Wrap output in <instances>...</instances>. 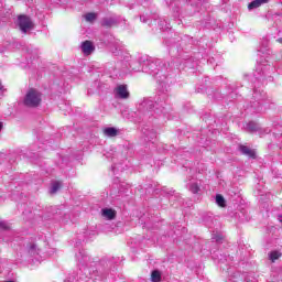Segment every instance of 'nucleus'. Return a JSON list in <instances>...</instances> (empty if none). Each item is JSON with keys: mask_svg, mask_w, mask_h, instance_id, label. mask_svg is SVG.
<instances>
[{"mask_svg": "<svg viewBox=\"0 0 282 282\" xmlns=\"http://www.w3.org/2000/svg\"><path fill=\"white\" fill-rule=\"evenodd\" d=\"M0 91H3V86L0 84Z\"/></svg>", "mask_w": 282, "mask_h": 282, "instance_id": "34", "label": "nucleus"}, {"mask_svg": "<svg viewBox=\"0 0 282 282\" xmlns=\"http://www.w3.org/2000/svg\"><path fill=\"white\" fill-rule=\"evenodd\" d=\"M151 281L152 282H160L162 281V273L159 270H154L151 273Z\"/></svg>", "mask_w": 282, "mask_h": 282, "instance_id": "21", "label": "nucleus"}, {"mask_svg": "<svg viewBox=\"0 0 282 282\" xmlns=\"http://www.w3.org/2000/svg\"><path fill=\"white\" fill-rule=\"evenodd\" d=\"M76 259L78 263L85 268L89 267V261H91V258L88 257L87 252L85 249H80L78 253H76Z\"/></svg>", "mask_w": 282, "mask_h": 282, "instance_id": "10", "label": "nucleus"}, {"mask_svg": "<svg viewBox=\"0 0 282 282\" xmlns=\"http://www.w3.org/2000/svg\"><path fill=\"white\" fill-rule=\"evenodd\" d=\"M111 169H112V172L116 173V170L120 169V166H118V164H115V165L111 166Z\"/></svg>", "mask_w": 282, "mask_h": 282, "instance_id": "31", "label": "nucleus"}, {"mask_svg": "<svg viewBox=\"0 0 282 282\" xmlns=\"http://www.w3.org/2000/svg\"><path fill=\"white\" fill-rule=\"evenodd\" d=\"M140 21H141V23H147V17L141 15V17H140Z\"/></svg>", "mask_w": 282, "mask_h": 282, "instance_id": "30", "label": "nucleus"}, {"mask_svg": "<svg viewBox=\"0 0 282 282\" xmlns=\"http://www.w3.org/2000/svg\"><path fill=\"white\" fill-rule=\"evenodd\" d=\"M187 188L191 193H193L194 195H197V193H199L202 191V188L199 187V183L197 182H191L187 184Z\"/></svg>", "mask_w": 282, "mask_h": 282, "instance_id": "16", "label": "nucleus"}, {"mask_svg": "<svg viewBox=\"0 0 282 282\" xmlns=\"http://www.w3.org/2000/svg\"><path fill=\"white\" fill-rule=\"evenodd\" d=\"M164 193H166V195H170V202H175V199H180V196L175 194V191L167 192L166 189H164Z\"/></svg>", "mask_w": 282, "mask_h": 282, "instance_id": "24", "label": "nucleus"}, {"mask_svg": "<svg viewBox=\"0 0 282 282\" xmlns=\"http://www.w3.org/2000/svg\"><path fill=\"white\" fill-rule=\"evenodd\" d=\"M262 72V74L260 73ZM256 80H261L263 78V76H265V73L263 72V65H259L257 67L256 73L253 74Z\"/></svg>", "mask_w": 282, "mask_h": 282, "instance_id": "20", "label": "nucleus"}, {"mask_svg": "<svg viewBox=\"0 0 282 282\" xmlns=\"http://www.w3.org/2000/svg\"><path fill=\"white\" fill-rule=\"evenodd\" d=\"M23 104L25 107L36 108L41 105V94L39 90L31 88L26 91Z\"/></svg>", "mask_w": 282, "mask_h": 282, "instance_id": "4", "label": "nucleus"}, {"mask_svg": "<svg viewBox=\"0 0 282 282\" xmlns=\"http://www.w3.org/2000/svg\"><path fill=\"white\" fill-rule=\"evenodd\" d=\"M278 43L282 44V37L278 39Z\"/></svg>", "mask_w": 282, "mask_h": 282, "instance_id": "33", "label": "nucleus"}, {"mask_svg": "<svg viewBox=\"0 0 282 282\" xmlns=\"http://www.w3.org/2000/svg\"><path fill=\"white\" fill-rule=\"evenodd\" d=\"M104 135H107L108 138H116V135H118V129L113 127L105 128Z\"/></svg>", "mask_w": 282, "mask_h": 282, "instance_id": "18", "label": "nucleus"}, {"mask_svg": "<svg viewBox=\"0 0 282 282\" xmlns=\"http://www.w3.org/2000/svg\"><path fill=\"white\" fill-rule=\"evenodd\" d=\"M3 8V1L0 2V10Z\"/></svg>", "mask_w": 282, "mask_h": 282, "instance_id": "32", "label": "nucleus"}, {"mask_svg": "<svg viewBox=\"0 0 282 282\" xmlns=\"http://www.w3.org/2000/svg\"><path fill=\"white\" fill-rule=\"evenodd\" d=\"M141 131L145 142H152V140L158 138V132H155V130L149 126L143 127Z\"/></svg>", "mask_w": 282, "mask_h": 282, "instance_id": "9", "label": "nucleus"}, {"mask_svg": "<svg viewBox=\"0 0 282 282\" xmlns=\"http://www.w3.org/2000/svg\"><path fill=\"white\" fill-rule=\"evenodd\" d=\"M212 239L214 241H216V243H221V240L224 239V236L219 235V234H214Z\"/></svg>", "mask_w": 282, "mask_h": 282, "instance_id": "26", "label": "nucleus"}, {"mask_svg": "<svg viewBox=\"0 0 282 282\" xmlns=\"http://www.w3.org/2000/svg\"><path fill=\"white\" fill-rule=\"evenodd\" d=\"M85 19H86V21H89V22L96 21V13H87L85 15Z\"/></svg>", "mask_w": 282, "mask_h": 282, "instance_id": "27", "label": "nucleus"}, {"mask_svg": "<svg viewBox=\"0 0 282 282\" xmlns=\"http://www.w3.org/2000/svg\"><path fill=\"white\" fill-rule=\"evenodd\" d=\"M95 51L96 46H94V43H91V41H85L82 43V52L83 54H85V56H89Z\"/></svg>", "mask_w": 282, "mask_h": 282, "instance_id": "11", "label": "nucleus"}, {"mask_svg": "<svg viewBox=\"0 0 282 282\" xmlns=\"http://www.w3.org/2000/svg\"><path fill=\"white\" fill-rule=\"evenodd\" d=\"M253 100L254 101L251 102V109H253L256 113H260V111H265V109H268V95L265 91L254 88Z\"/></svg>", "mask_w": 282, "mask_h": 282, "instance_id": "3", "label": "nucleus"}, {"mask_svg": "<svg viewBox=\"0 0 282 282\" xmlns=\"http://www.w3.org/2000/svg\"><path fill=\"white\" fill-rule=\"evenodd\" d=\"M166 102L161 101L160 98L155 100V102L149 98H144L138 107L139 113L143 116V118H151L152 116H160V113H163L166 116Z\"/></svg>", "mask_w": 282, "mask_h": 282, "instance_id": "2", "label": "nucleus"}, {"mask_svg": "<svg viewBox=\"0 0 282 282\" xmlns=\"http://www.w3.org/2000/svg\"><path fill=\"white\" fill-rule=\"evenodd\" d=\"M0 228L2 230H10V226H8V223L7 221H1L0 220Z\"/></svg>", "mask_w": 282, "mask_h": 282, "instance_id": "28", "label": "nucleus"}, {"mask_svg": "<svg viewBox=\"0 0 282 282\" xmlns=\"http://www.w3.org/2000/svg\"><path fill=\"white\" fill-rule=\"evenodd\" d=\"M216 204H218L221 208L226 207V198H224L221 194H217Z\"/></svg>", "mask_w": 282, "mask_h": 282, "instance_id": "22", "label": "nucleus"}, {"mask_svg": "<svg viewBox=\"0 0 282 282\" xmlns=\"http://www.w3.org/2000/svg\"><path fill=\"white\" fill-rule=\"evenodd\" d=\"M269 0H253L248 4L249 10H256V8H261L263 3H268Z\"/></svg>", "mask_w": 282, "mask_h": 282, "instance_id": "17", "label": "nucleus"}, {"mask_svg": "<svg viewBox=\"0 0 282 282\" xmlns=\"http://www.w3.org/2000/svg\"><path fill=\"white\" fill-rule=\"evenodd\" d=\"M26 252L30 257H36L39 252H41V249L36 246V243L31 242L26 246Z\"/></svg>", "mask_w": 282, "mask_h": 282, "instance_id": "14", "label": "nucleus"}, {"mask_svg": "<svg viewBox=\"0 0 282 282\" xmlns=\"http://www.w3.org/2000/svg\"><path fill=\"white\" fill-rule=\"evenodd\" d=\"M18 25L22 34H28L29 30H32L34 28L32 24V20L30 19V17L26 15H20L18 18Z\"/></svg>", "mask_w": 282, "mask_h": 282, "instance_id": "5", "label": "nucleus"}, {"mask_svg": "<svg viewBox=\"0 0 282 282\" xmlns=\"http://www.w3.org/2000/svg\"><path fill=\"white\" fill-rule=\"evenodd\" d=\"M239 151L240 153H242V155H247V158H251L252 160L257 158V153L254 152V150L250 149L247 145H240Z\"/></svg>", "mask_w": 282, "mask_h": 282, "instance_id": "12", "label": "nucleus"}, {"mask_svg": "<svg viewBox=\"0 0 282 282\" xmlns=\"http://www.w3.org/2000/svg\"><path fill=\"white\" fill-rule=\"evenodd\" d=\"M141 62L143 63L142 72L153 76L158 83H166L169 76L166 74V63L153 57H141Z\"/></svg>", "mask_w": 282, "mask_h": 282, "instance_id": "1", "label": "nucleus"}, {"mask_svg": "<svg viewBox=\"0 0 282 282\" xmlns=\"http://www.w3.org/2000/svg\"><path fill=\"white\" fill-rule=\"evenodd\" d=\"M213 259H218V262L219 263H225V262H228V261H232V258H230V256H224L221 253H215L213 256Z\"/></svg>", "mask_w": 282, "mask_h": 282, "instance_id": "19", "label": "nucleus"}, {"mask_svg": "<svg viewBox=\"0 0 282 282\" xmlns=\"http://www.w3.org/2000/svg\"><path fill=\"white\" fill-rule=\"evenodd\" d=\"M124 62L128 63L129 69L131 72H142V67L144 66V62H142V57L138 59H129V57L124 58Z\"/></svg>", "mask_w": 282, "mask_h": 282, "instance_id": "7", "label": "nucleus"}, {"mask_svg": "<svg viewBox=\"0 0 282 282\" xmlns=\"http://www.w3.org/2000/svg\"><path fill=\"white\" fill-rule=\"evenodd\" d=\"M58 188H61V182H54L51 187V193H58Z\"/></svg>", "mask_w": 282, "mask_h": 282, "instance_id": "25", "label": "nucleus"}, {"mask_svg": "<svg viewBox=\"0 0 282 282\" xmlns=\"http://www.w3.org/2000/svg\"><path fill=\"white\" fill-rule=\"evenodd\" d=\"M246 131H248V133H259V135H263V133H270V129H262L260 126H259V123H257V122H253V121H251V122H249V123H247L246 124Z\"/></svg>", "mask_w": 282, "mask_h": 282, "instance_id": "6", "label": "nucleus"}, {"mask_svg": "<svg viewBox=\"0 0 282 282\" xmlns=\"http://www.w3.org/2000/svg\"><path fill=\"white\" fill-rule=\"evenodd\" d=\"M101 215L102 217H106V219H116V210L111 209V208H104L101 210Z\"/></svg>", "mask_w": 282, "mask_h": 282, "instance_id": "15", "label": "nucleus"}, {"mask_svg": "<svg viewBox=\"0 0 282 282\" xmlns=\"http://www.w3.org/2000/svg\"><path fill=\"white\" fill-rule=\"evenodd\" d=\"M115 96L116 98H119L120 100H129V89L127 88V85H119L115 88Z\"/></svg>", "mask_w": 282, "mask_h": 282, "instance_id": "8", "label": "nucleus"}, {"mask_svg": "<svg viewBox=\"0 0 282 282\" xmlns=\"http://www.w3.org/2000/svg\"><path fill=\"white\" fill-rule=\"evenodd\" d=\"M101 25L102 28H113V25H118V18H104Z\"/></svg>", "mask_w": 282, "mask_h": 282, "instance_id": "13", "label": "nucleus"}, {"mask_svg": "<svg viewBox=\"0 0 282 282\" xmlns=\"http://www.w3.org/2000/svg\"><path fill=\"white\" fill-rule=\"evenodd\" d=\"M246 281H247V282H259V280H257V278H254L253 275H248V276L246 278Z\"/></svg>", "mask_w": 282, "mask_h": 282, "instance_id": "29", "label": "nucleus"}, {"mask_svg": "<svg viewBox=\"0 0 282 282\" xmlns=\"http://www.w3.org/2000/svg\"><path fill=\"white\" fill-rule=\"evenodd\" d=\"M280 257L281 252L279 251H272L271 253H269V259L272 261V263H274V261H276Z\"/></svg>", "mask_w": 282, "mask_h": 282, "instance_id": "23", "label": "nucleus"}]
</instances>
